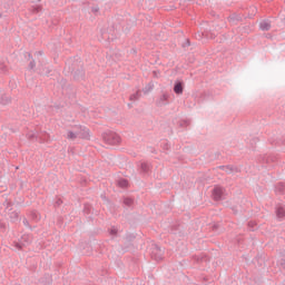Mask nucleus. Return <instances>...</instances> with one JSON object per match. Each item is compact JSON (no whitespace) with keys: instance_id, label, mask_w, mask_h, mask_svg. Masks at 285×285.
Returning a JSON list of instances; mask_svg holds the SVG:
<instances>
[{"instance_id":"nucleus-1","label":"nucleus","mask_w":285,"mask_h":285,"mask_svg":"<svg viewBox=\"0 0 285 285\" xmlns=\"http://www.w3.org/2000/svg\"><path fill=\"white\" fill-rule=\"evenodd\" d=\"M78 137L80 139H90V129L81 125H76L73 126V130L67 131V139L75 141Z\"/></svg>"},{"instance_id":"nucleus-2","label":"nucleus","mask_w":285,"mask_h":285,"mask_svg":"<svg viewBox=\"0 0 285 285\" xmlns=\"http://www.w3.org/2000/svg\"><path fill=\"white\" fill-rule=\"evenodd\" d=\"M105 144H121V136L115 131L107 130L101 135Z\"/></svg>"},{"instance_id":"nucleus-3","label":"nucleus","mask_w":285,"mask_h":285,"mask_svg":"<svg viewBox=\"0 0 285 285\" xmlns=\"http://www.w3.org/2000/svg\"><path fill=\"white\" fill-rule=\"evenodd\" d=\"M168 99H170V95L166 92L160 95L159 98L156 100V106L158 108H161L163 106H168L169 104Z\"/></svg>"},{"instance_id":"nucleus-4","label":"nucleus","mask_w":285,"mask_h":285,"mask_svg":"<svg viewBox=\"0 0 285 285\" xmlns=\"http://www.w3.org/2000/svg\"><path fill=\"white\" fill-rule=\"evenodd\" d=\"M212 196L216 202H219V199H222V197L224 196V188L219 186L214 187Z\"/></svg>"},{"instance_id":"nucleus-5","label":"nucleus","mask_w":285,"mask_h":285,"mask_svg":"<svg viewBox=\"0 0 285 285\" xmlns=\"http://www.w3.org/2000/svg\"><path fill=\"white\" fill-rule=\"evenodd\" d=\"M271 28H272L271 20L265 19L259 22V30H262L263 32H268Z\"/></svg>"},{"instance_id":"nucleus-6","label":"nucleus","mask_w":285,"mask_h":285,"mask_svg":"<svg viewBox=\"0 0 285 285\" xmlns=\"http://www.w3.org/2000/svg\"><path fill=\"white\" fill-rule=\"evenodd\" d=\"M174 92L176 95H184V82L176 81L174 85Z\"/></svg>"},{"instance_id":"nucleus-7","label":"nucleus","mask_w":285,"mask_h":285,"mask_svg":"<svg viewBox=\"0 0 285 285\" xmlns=\"http://www.w3.org/2000/svg\"><path fill=\"white\" fill-rule=\"evenodd\" d=\"M228 21L229 23H232V26H237V23L242 21V16L237 13H233L232 16L228 17Z\"/></svg>"},{"instance_id":"nucleus-8","label":"nucleus","mask_w":285,"mask_h":285,"mask_svg":"<svg viewBox=\"0 0 285 285\" xmlns=\"http://www.w3.org/2000/svg\"><path fill=\"white\" fill-rule=\"evenodd\" d=\"M0 104L2 106H8V104H10V97H8V95H6V94H1L0 95Z\"/></svg>"},{"instance_id":"nucleus-9","label":"nucleus","mask_w":285,"mask_h":285,"mask_svg":"<svg viewBox=\"0 0 285 285\" xmlns=\"http://www.w3.org/2000/svg\"><path fill=\"white\" fill-rule=\"evenodd\" d=\"M83 77H86V72L83 71V69H78L73 73V78L77 79V80L83 79Z\"/></svg>"},{"instance_id":"nucleus-10","label":"nucleus","mask_w":285,"mask_h":285,"mask_svg":"<svg viewBox=\"0 0 285 285\" xmlns=\"http://www.w3.org/2000/svg\"><path fill=\"white\" fill-rule=\"evenodd\" d=\"M153 88H155V85L153 82L147 83L142 89L144 95H148V92H151Z\"/></svg>"},{"instance_id":"nucleus-11","label":"nucleus","mask_w":285,"mask_h":285,"mask_svg":"<svg viewBox=\"0 0 285 285\" xmlns=\"http://www.w3.org/2000/svg\"><path fill=\"white\" fill-rule=\"evenodd\" d=\"M140 97H141V91L138 90L129 97V100L130 101H139Z\"/></svg>"},{"instance_id":"nucleus-12","label":"nucleus","mask_w":285,"mask_h":285,"mask_svg":"<svg viewBox=\"0 0 285 285\" xmlns=\"http://www.w3.org/2000/svg\"><path fill=\"white\" fill-rule=\"evenodd\" d=\"M29 59H31V61L29 62V70H35V68H37V62L35 61V59H32V55H28Z\"/></svg>"},{"instance_id":"nucleus-13","label":"nucleus","mask_w":285,"mask_h":285,"mask_svg":"<svg viewBox=\"0 0 285 285\" xmlns=\"http://www.w3.org/2000/svg\"><path fill=\"white\" fill-rule=\"evenodd\" d=\"M29 141H37V132L30 131L27 134Z\"/></svg>"},{"instance_id":"nucleus-14","label":"nucleus","mask_w":285,"mask_h":285,"mask_svg":"<svg viewBox=\"0 0 285 285\" xmlns=\"http://www.w3.org/2000/svg\"><path fill=\"white\" fill-rule=\"evenodd\" d=\"M178 125L180 128H187V126H190V120H180Z\"/></svg>"},{"instance_id":"nucleus-15","label":"nucleus","mask_w":285,"mask_h":285,"mask_svg":"<svg viewBox=\"0 0 285 285\" xmlns=\"http://www.w3.org/2000/svg\"><path fill=\"white\" fill-rule=\"evenodd\" d=\"M276 215H277V217H284V215H285L284 207H278L276 210Z\"/></svg>"},{"instance_id":"nucleus-16","label":"nucleus","mask_w":285,"mask_h":285,"mask_svg":"<svg viewBox=\"0 0 285 285\" xmlns=\"http://www.w3.org/2000/svg\"><path fill=\"white\" fill-rule=\"evenodd\" d=\"M119 186H120L121 188H126V187L128 186V180H120V181H119Z\"/></svg>"},{"instance_id":"nucleus-17","label":"nucleus","mask_w":285,"mask_h":285,"mask_svg":"<svg viewBox=\"0 0 285 285\" xmlns=\"http://www.w3.org/2000/svg\"><path fill=\"white\" fill-rule=\"evenodd\" d=\"M190 46V40L186 39L185 42L183 43V48H188Z\"/></svg>"},{"instance_id":"nucleus-18","label":"nucleus","mask_w":285,"mask_h":285,"mask_svg":"<svg viewBox=\"0 0 285 285\" xmlns=\"http://www.w3.org/2000/svg\"><path fill=\"white\" fill-rule=\"evenodd\" d=\"M91 12H94V13L99 12V7H92V8H91Z\"/></svg>"},{"instance_id":"nucleus-19","label":"nucleus","mask_w":285,"mask_h":285,"mask_svg":"<svg viewBox=\"0 0 285 285\" xmlns=\"http://www.w3.org/2000/svg\"><path fill=\"white\" fill-rule=\"evenodd\" d=\"M0 70H1V72H6V70H7L6 65L1 63L0 65Z\"/></svg>"},{"instance_id":"nucleus-20","label":"nucleus","mask_w":285,"mask_h":285,"mask_svg":"<svg viewBox=\"0 0 285 285\" xmlns=\"http://www.w3.org/2000/svg\"><path fill=\"white\" fill-rule=\"evenodd\" d=\"M156 253H159V255H163V252L159 248H156Z\"/></svg>"},{"instance_id":"nucleus-21","label":"nucleus","mask_w":285,"mask_h":285,"mask_svg":"<svg viewBox=\"0 0 285 285\" xmlns=\"http://www.w3.org/2000/svg\"><path fill=\"white\" fill-rule=\"evenodd\" d=\"M155 259H161V256H155Z\"/></svg>"},{"instance_id":"nucleus-22","label":"nucleus","mask_w":285,"mask_h":285,"mask_svg":"<svg viewBox=\"0 0 285 285\" xmlns=\"http://www.w3.org/2000/svg\"><path fill=\"white\" fill-rule=\"evenodd\" d=\"M128 108H132V104L129 102V104H128Z\"/></svg>"},{"instance_id":"nucleus-23","label":"nucleus","mask_w":285,"mask_h":285,"mask_svg":"<svg viewBox=\"0 0 285 285\" xmlns=\"http://www.w3.org/2000/svg\"><path fill=\"white\" fill-rule=\"evenodd\" d=\"M38 55H43V52L42 51H38Z\"/></svg>"},{"instance_id":"nucleus-24","label":"nucleus","mask_w":285,"mask_h":285,"mask_svg":"<svg viewBox=\"0 0 285 285\" xmlns=\"http://www.w3.org/2000/svg\"><path fill=\"white\" fill-rule=\"evenodd\" d=\"M254 141H259V139L256 138V139H254Z\"/></svg>"},{"instance_id":"nucleus-25","label":"nucleus","mask_w":285,"mask_h":285,"mask_svg":"<svg viewBox=\"0 0 285 285\" xmlns=\"http://www.w3.org/2000/svg\"><path fill=\"white\" fill-rule=\"evenodd\" d=\"M0 3H3V1L0 0Z\"/></svg>"},{"instance_id":"nucleus-26","label":"nucleus","mask_w":285,"mask_h":285,"mask_svg":"<svg viewBox=\"0 0 285 285\" xmlns=\"http://www.w3.org/2000/svg\"><path fill=\"white\" fill-rule=\"evenodd\" d=\"M37 1H41V0H37Z\"/></svg>"}]
</instances>
